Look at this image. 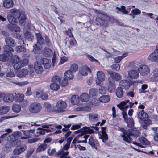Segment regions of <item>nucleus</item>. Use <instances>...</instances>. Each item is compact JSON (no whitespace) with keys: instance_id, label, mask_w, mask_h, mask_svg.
<instances>
[{"instance_id":"nucleus-47","label":"nucleus","mask_w":158,"mask_h":158,"mask_svg":"<svg viewBox=\"0 0 158 158\" xmlns=\"http://www.w3.org/2000/svg\"><path fill=\"white\" fill-rule=\"evenodd\" d=\"M116 94L118 98H121L123 94L122 88L121 87L118 88L116 90Z\"/></svg>"},{"instance_id":"nucleus-44","label":"nucleus","mask_w":158,"mask_h":158,"mask_svg":"<svg viewBox=\"0 0 158 158\" xmlns=\"http://www.w3.org/2000/svg\"><path fill=\"white\" fill-rule=\"evenodd\" d=\"M44 55L46 57H48L52 54V50L49 48H45L44 49Z\"/></svg>"},{"instance_id":"nucleus-22","label":"nucleus","mask_w":158,"mask_h":158,"mask_svg":"<svg viewBox=\"0 0 158 158\" xmlns=\"http://www.w3.org/2000/svg\"><path fill=\"white\" fill-rule=\"evenodd\" d=\"M13 37L18 40V44H24V38L22 35L17 33H12Z\"/></svg>"},{"instance_id":"nucleus-56","label":"nucleus","mask_w":158,"mask_h":158,"mask_svg":"<svg viewBox=\"0 0 158 158\" xmlns=\"http://www.w3.org/2000/svg\"><path fill=\"white\" fill-rule=\"evenodd\" d=\"M10 58L6 55H5L4 54L3 55H0V60L1 61H8Z\"/></svg>"},{"instance_id":"nucleus-52","label":"nucleus","mask_w":158,"mask_h":158,"mask_svg":"<svg viewBox=\"0 0 158 158\" xmlns=\"http://www.w3.org/2000/svg\"><path fill=\"white\" fill-rule=\"evenodd\" d=\"M12 146L11 142H8L6 144L3 150L6 152H8L11 150V147Z\"/></svg>"},{"instance_id":"nucleus-27","label":"nucleus","mask_w":158,"mask_h":158,"mask_svg":"<svg viewBox=\"0 0 158 158\" xmlns=\"http://www.w3.org/2000/svg\"><path fill=\"white\" fill-rule=\"evenodd\" d=\"M3 6L6 8H9L13 7V0H4L3 2Z\"/></svg>"},{"instance_id":"nucleus-62","label":"nucleus","mask_w":158,"mask_h":158,"mask_svg":"<svg viewBox=\"0 0 158 158\" xmlns=\"http://www.w3.org/2000/svg\"><path fill=\"white\" fill-rule=\"evenodd\" d=\"M21 60L20 58L17 55H14L13 57V63L14 64L17 63Z\"/></svg>"},{"instance_id":"nucleus-59","label":"nucleus","mask_w":158,"mask_h":158,"mask_svg":"<svg viewBox=\"0 0 158 158\" xmlns=\"http://www.w3.org/2000/svg\"><path fill=\"white\" fill-rule=\"evenodd\" d=\"M127 124L128 126L130 127H132L133 125V121L132 118H130L127 119L126 121H125Z\"/></svg>"},{"instance_id":"nucleus-13","label":"nucleus","mask_w":158,"mask_h":158,"mask_svg":"<svg viewBox=\"0 0 158 158\" xmlns=\"http://www.w3.org/2000/svg\"><path fill=\"white\" fill-rule=\"evenodd\" d=\"M120 87L124 89H128L131 85V81L129 80L123 79L119 83Z\"/></svg>"},{"instance_id":"nucleus-41","label":"nucleus","mask_w":158,"mask_h":158,"mask_svg":"<svg viewBox=\"0 0 158 158\" xmlns=\"http://www.w3.org/2000/svg\"><path fill=\"white\" fill-rule=\"evenodd\" d=\"M21 134V132L20 131H17L15 132L14 134L12 135H10L7 138V140L9 141V142H11L13 141L14 139V136H19Z\"/></svg>"},{"instance_id":"nucleus-6","label":"nucleus","mask_w":158,"mask_h":158,"mask_svg":"<svg viewBox=\"0 0 158 158\" xmlns=\"http://www.w3.org/2000/svg\"><path fill=\"white\" fill-rule=\"evenodd\" d=\"M57 109L55 111L57 112H62L65 111V109L67 107L66 103L62 100L58 101L56 104Z\"/></svg>"},{"instance_id":"nucleus-33","label":"nucleus","mask_w":158,"mask_h":158,"mask_svg":"<svg viewBox=\"0 0 158 158\" xmlns=\"http://www.w3.org/2000/svg\"><path fill=\"white\" fill-rule=\"evenodd\" d=\"M88 143L93 147L95 149H97V145L98 144V142L96 140H94L92 137H90L89 139Z\"/></svg>"},{"instance_id":"nucleus-38","label":"nucleus","mask_w":158,"mask_h":158,"mask_svg":"<svg viewBox=\"0 0 158 158\" xmlns=\"http://www.w3.org/2000/svg\"><path fill=\"white\" fill-rule=\"evenodd\" d=\"M110 100V97L108 95H103L100 97L99 98L100 102L103 103H106Z\"/></svg>"},{"instance_id":"nucleus-39","label":"nucleus","mask_w":158,"mask_h":158,"mask_svg":"<svg viewBox=\"0 0 158 158\" xmlns=\"http://www.w3.org/2000/svg\"><path fill=\"white\" fill-rule=\"evenodd\" d=\"M91 110V108L87 106H83L78 107L75 109V110L76 111H90Z\"/></svg>"},{"instance_id":"nucleus-32","label":"nucleus","mask_w":158,"mask_h":158,"mask_svg":"<svg viewBox=\"0 0 158 158\" xmlns=\"http://www.w3.org/2000/svg\"><path fill=\"white\" fill-rule=\"evenodd\" d=\"M36 38L37 40V44L41 45L44 43V40L41 34L38 33L36 34Z\"/></svg>"},{"instance_id":"nucleus-26","label":"nucleus","mask_w":158,"mask_h":158,"mask_svg":"<svg viewBox=\"0 0 158 158\" xmlns=\"http://www.w3.org/2000/svg\"><path fill=\"white\" fill-rule=\"evenodd\" d=\"M35 96L36 97L40 98L43 100H46L48 99V96L44 92L42 91L37 92L35 93Z\"/></svg>"},{"instance_id":"nucleus-61","label":"nucleus","mask_w":158,"mask_h":158,"mask_svg":"<svg viewBox=\"0 0 158 158\" xmlns=\"http://www.w3.org/2000/svg\"><path fill=\"white\" fill-rule=\"evenodd\" d=\"M116 8L118 9V11H120L124 14H127L128 13V12L125 9V7L123 6H122L121 8L117 7Z\"/></svg>"},{"instance_id":"nucleus-60","label":"nucleus","mask_w":158,"mask_h":158,"mask_svg":"<svg viewBox=\"0 0 158 158\" xmlns=\"http://www.w3.org/2000/svg\"><path fill=\"white\" fill-rule=\"evenodd\" d=\"M60 79L59 77L57 76H53L52 78V81L54 83H57L60 82Z\"/></svg>"},{"instance_id":"nucleus-4","label":"nucleus","mask_w":158,"mask_h":158,"mask_svg":"<svg viewBox=\"0 0 158 158\" xmlns=\"http://www.w3.org/2000/svg\"><path fill=\"white\" fill-rule=\"evenodd\" d=\"M42 106L39 103L34 102L31 103L28 107L29 111L32 113H39L41 110Z\"/></svg>"},{"instance_id":"nucleus-54","label":"nucleus","mask_w":158,"mask_h":158,"mask_svg":"<svg viewBox=\"0 0 158 158\" xmlns=\"http://www.w3.org/2000/svg\"><path fill=\"white\" fill-rule=\"evenodd\" d=\"M12 109L14 112L18 113L20 111L21 108L20 105L15 104L13 106Z\"/></svg>"},{"instance_id":"nucleus-50","label":"nucleus","mask_w":158,"mask_h":158,"mask_svg":"<svg viewBox=\"0 0 158 158\" xmlns=\"http://www.w3.org/2000/svg\"><path fill=\"white\" fill-rule=\"evenodd\" d=\"M47 145L46 144L43 143L41 144L38 147L37 151L39 152L44 151L47 148Z\"/></svg>"},{"instance_id":"nucleus-2","label":"nucleus","mask_w":158,"mask_h":158,"mask_svg":"<svg viewBox=\"0 0 158 158\" xmlns=\"http://www.w3.org/2000/svg\"><path fill=\"white\" fill-rule=\"evenodd\" d=\"M119 129V130L122 132L120 134V136L123 138L124 141L128 143L131 142L132 139L131 136L137 137L139 134V131L135 129H129L128 130H126L123 128H120Z\"/></svg>"},{"instance_id":"nucleus-63","label":"nucleus","mask_w":158,"mask_h":158,"mask_svg":"<svg viewBox=\"0 0 158 158\" xmlns=\"http://www.w3.org/2000/svg\"><path fill=\"white\" fill-rule=\"evenodd\" d=\"M140 142L143 145H147L148 144L149 142L144 137H141L139 139Z\"/></svg>"},{"instance_id":"nucleus-21","label":"nucleus","mask_w":158,"mask_h":158,"mask_svg":"<svg viewBox=\"0 0 158 158\" xmlns=\"http://www.w3.org/2000/svg\"><path fill=\"white\" fill-rule=\"evenodd\" d=\"M41 62L45 69L49 68L51 65V61L47 58H43L41 59Z\"/></svg>"},{"instance_id":"nucleus-17","label":"nucleus","mask_w":158,"mask_h":158,"mask_svg":"<svg viewBox=\"0 0 158 158\" xmlns=\"http://www.w3.org/2000/svg\"><path fill=\"white\" fill-rule=\"evenodd\" d=\"M13 24L11 23L8 24V28L12 32L14 31L16 32H19L21 31L20 27L18 25Z\"/></svg>"},{"instance_id":"nucleus-37","label":"nucleus","mask_w":158,"mask_h":158,"mask_svg":"<svg viewBox=\"0 0 158 158\" xmlns=\"http://www.w3.org/2000/svg\"><path fill=\"white\" fill-rule=\"evenodd\" d=\"M80 100L82 102H86L88 101L89 99V96L86 93L82 94L79 97Z\"/></svg>"},{"instance_id":"nucleus-45","label":"nucleus","mask_w":158,"mask_h":158,"mask_svg":"<svg viewBox=\"0 0 158 158\" xmlns=\"http://www.w3.org/2000/svg\"><path fill=\"white\" fill-rule=\"evenodd\" d=\"M109 84L107 89L108 91L110 93L114 92L115 88L114 84L113 83H111L110 81H109Z\"/></svg>"},{"instance_id":"nucleus-48","label":"nucleus","mask_w":158,"mask_h":158,"mask_svg":"<svg viewBox=\"0 0 158 158\" xmlns=\"http://www.w3.org/2000/svg\"><path fill=\"white\" fill-rule=\"evenodd\" d=\"M68 83V79L65 78H61L60 81V84L61 86L65 87L66 86Z\"/></svg>"},{"instance_id":"nucleus-36","label":"nucleus","mask_w":158,"mask_h":158,"mask_svg":"<svg viewBox=\"0 0 158 158\" xmlns=\"http://www.w3.org/2000/svg\"><path fill=\"white\" fill-rule=\"evenodd\" d=\"M151 80L152 81H158V69H155L153 72V74Z\"/></svg>"},{"instance_id":"nucleus-55","label":"nucleus","mask_w":158,"mask_h":158,"mask_svg":"<svg viewBox=\"0 0 158 158\" xmlns=\"http://www.w3.org/2000/svg\"><path fill=\"white\" fill-rule=\"evenodd\" d=\"M127 53H125L121 56H118L115 58L114 59L115 62L117 63H119L123 58L127 56Z\"/></svg>"},{"instance_id":"nucleus-58","label":"nucleus","mask_w":158,"mask_h":158,"mask_svg":"<svg viewBox=\"0 0 158 158\" xmlns=\"http://www.w3.org/2000/svg\"><path fill=\"white\" fill-rule=\"evenodd\" d=\"M78 69V65L76 64H72L70 67V70L72 72H75Z\"/></svg>"},{"instance_id":"nucleus-20","label":"nucleus","mask_w":158,"mask_h":158,"mask_svg":"<svg viewBox=\"0 0 158 158\" xmlns=\"http://www.w3.org/2000/svg\"><path fill=\"white\" fill-rule=\"evenodd\" d=\"M107 72L112 78L115 80L118 81L121 79V76L118 73L113 72L111 71H107Z\"/></svg>"},{"instance_id":"nucleus-23","label":"nucleus","mask_w":158,"mask_h":158,"mask_svg":"<svg viewBox=\"0 0 158 158\" xmlns=\"http://www.w3.org/2000/svg\"><path fill=\"white\" fill-rule=\"evenodd\" d=\"M90 71V69L87 66H85L80 68L79 69L80 73L83 76H86Z\"/></svg>"},{"instance_id":"nucleus-12","label":"nucleus","mask_w":158,"mask_h":158,"mask_svg":"<svg viewBox=\"0 0 158 158\" xmlns=\"http://www.w3.org/2000/svg\"><path fill=\"white\" fill-rule=\"evenodd\" d=\"M98 128L96 127V125H95L94 126H91V128L89 127H85L81 130V132L84 134L92 133L94 132V130L98 131Z\"/></svg>"},{"instance_id":"nucleus-43","label":"nucleus","mask_w":158,"mask_h":158,"mask_svg":"<svg viewBox=\"0 0 158 158\" xmlns=\"http://www.w3.org/2000/svg\"><path fill=\"white\" fill-rule=\"evenodd\" d=\"M65 78L68 79H72L73 78V76L72 74V72L70 70H68L64 73Z\"/></svg>"},{"instance_id":"nucleus-8","label":"nucleus","mask_w":158,"mask_h":158,"mask_svg":"<svg viewBox=\"0 0 158 158\" xmlns=\"http://www.w3.org/2000/svg\"><path fill=\"white\" fill-rule=\"evenodd\" d=\"M0 98H3V101L6 102H11L14 99V95L11 93L4 94L0 93Z\"/></svg>"},{"instance_id":"nucleus-24","label":"nucleus","mask_w":158,"mask_h":158,"mask_svg":"<svg viewBox=\"0 0 158 158\" xmlns=\"http://www.w3.org/2000/svg\"><path fill=\"white\" fill-rule=\"evenodd\" d=\"M28 71L27 69H23L19 70L17 73V76L19 78L22 77L27 75Z\"/></svg>"},{"instance_id":"nucleus-25","label":"nucleus","mask_w":158,"mask_h":158,"mask_svg":"<svg viewBox=\"0 0 158 158\" xmlns=\"http://www.w3.org/2000/svg\"><path fill=\"white\" fill-rule=\"evenodd\" d=\"M129 77L133 79L137 78L139 76L138 72L135 70H131L128 72V73Z\"/></svg>"},{"instance_id":"nucleus-7","label":"nucleus","mask_w":158,"mask_h":158,"mask_svg":"<svg viewBox=\"0 0 158 158\" xmlns=\"http://www.w3.org/2000/svg\"><path fill=\"white\" fill-rule=\"evenodd\" d=\"M138 70L143 76L147 77L150 74V70L148 67L146 65H142L138 68Z\"/></svg>"},{"instance_id":"nucleus-3","label":"nucleus","mask_w":158,"mask_h":158,"mask_svg":"<svg viewBox=\"0 0 158 158\" xmlns=\"http://www.w3.org/2000/svg\"><path fill=\"white\" fill-rule=\"evenodd\" d=\"M138 117L139 119L143 121L142 125L144 128L146 129L147 126L151 124V121L148 118V114L147 113L144 112L143 110L139 112Z\"/></svg>"},{"instance_id":"nucleus-42","label":"nucleus","mask_w":158,"mask_h":158,"mask_svg":"<svg viewBox=\"0 0 158 158\" xmlns=\"http://www.w3.org/2000/svg\"><path fill=\"white\" fill-rule=\"evenodd\" d=\"M33 47H34L33 50V52L35 53H40L42 49L41 45L36 44L35 46Z\"/></svg>"},{"instance_id":"nucleus-9","label":"nucleus","mask_w":158,"mask_h":158,"mask_svg":"<svg viewBox=\"0 0 158 158\" xmlns=\"http://www.w3.org/2000/svg\"><path fill=\"white\" fill-rule=\"evenodd\" d=\"M134 104V103L130 102L129 100L121 102L120 104L117 105L118 107H119L121 110H126L129 107L131 108Z\"/></svg>"},{"instance_id":"nucleus-46","label":"nucleus","mask_w":158,"mask_h":158,"mask_svg":"<svg viewBox=\"0 0 158 158\" xmlns=\"http://www.w3.org/2000/svg\"><path fill=\"white\" fill-rule=\"evenodd\" d=\"M50 88L52 90L57 91L59 89L60 86L57 83H52L50 84Z\"/></svg>"},{"instance_id":"nucleus-16","label":"nucleus","mask_w":158,"mask_h":158,"mask_svg":"<svg viewBox=\"0 0 158 158\" xmlns=\"http://www.w3.org/2000/svg\"><path fill=\"white\" fill-rule=\"evenodd\" d=\"M148 59L152 61H158V48L156 49L153 52L149 55Z\"/></svg>"},{"instance_id":"nucleus-18","label":"nucleus","mask_w":158,"mask_h":158,"mask_svg":"<svg viewBox=\"0 0 158 158\" xmlns=\"http://www.w3.org/2000/svg\"><path fill=\"white\" fill-rule=\"evenodd\" d=\"M34 68L36 73L38 74H41L43 71V68L42 65L38 62H35Z\"/></svg>"},{"instance_id":"nucleus-14","label":"nucleus","mask_w":158,"mask_h":158,"mask_svg":"<svg viewBox=\"0 0 158 158\" xmlns=\"http://www.w3.org/2000/svg\"><path fill=\"white\" fill-rule=\"evenodd\" d=\"M10 46L7 45H5L3 48V53L5 55H6L10 58L12 56V52H14L13 48Z\"/></svg>"},{"instance_id":"nucleus-1","label":"nucleus","mask_w":158,"mask_h":158,"mask_svg":"<svg viewBox=\"0 0 158 158\" xmlns=\"http://www.w3.org/2000/svg\"><path fill=\"white\" fill-rule=\"evenodd\" d=\"M7 18L10 23H16L18 22L20 24L22 25L25 22L26 16L24 12H20L16 8H13L10 10Z\"/></svg>"},{"instance_id":"nucleus-49","label":"nucleus","mask_w":158,"mask_h":158,"mask_svg":"<svg viewBox=\"0 0 158 158\" xmlns=\"http://www.w3.org/2000/svg\"><path fill=\"white\" fill-rule=\"evenodd\" d=\"M69 153V152L68 151H66L65 152H63V149H62L61 151H60L57 152V155L59 156L61 155L60 157V158H65V156L67 155Z\"/></svg>"},{"instance_id":"nucleus-51","label":"nucleus","mask_w":158,"mask_h":158,"mask_svg":"<svg viewBox=\"0 0 158 158\" xmlns=\"http://www.w3.org/2000/svg\"><path fill=\"white\" fill-rule=\"evenodd\" d=\"M16 51L18 52H25L26 51V49L23 46H19L16 47L15 48Z\"/></svg>"},{"instance_id":"nucleus-10","label":"nucleus","mask_w":158,"mask_h":158,"mask_svg":"<svg viewBox=\"0 0 158 158\" xmlns=\"http://www.w3.org/2000/svg\"><path fill=\"white\" fill-rule=\"evenodd\" d=\"M43 129L38 128L37 129L40 130L37 132V133L40 134L44 135L45 133V131L47 133L51 131V130L54 129V127L51 125H43L42 126Z\"/></svg>"},{"instance_id":"nucleus-35","label":"nucleus","mask_w":158,"mask_h":158,"mask_svg":"<svg viewBox=\"0 0 158 158\" xmlns=\"http://www.w3.org/2000/svg\"><path fill=\"white\" fill-rule=\"evenodd\" d=\"M10 108L9 106H6L0 107V114L3 115L7 113L9 111Z\"/></svg>"},{"instance_id":"nucleus-11","label":"nucleus","mask_w":158,"mask_h":158,"mask_svg":"<svg viewBox=\"0 0 158 158\" xmlns=\"http://www.w3.org/2000/svg\"><path fill=\"white\" fill-rule=\"evenodd\" d=\"M105 79V75L104 73L102 71H99L97 73V79L96 80V84L97 85H100L101 83Z\"/></svg>"},{"instance_id":"nucleus-29","label":"nucleus","mask_w":158,"mask_h":158,"mask_svg":"<svg viewBox=\"0 0 158 158\" xmlns=\"http://www.w3.org/2000/svg\"><path fill=\"white\" fill-rule=\"evenodd\" d=\"M102 132L99 137L101 139L103 142H105L108 139L107 135L105 131V128L102 127Z\"/></svg>"},{"instance_id":"nucleus-19","label":"nucleus","mask_w":158,"mask_h":158,"mask_svg":"<svg viewBox=\"0 0 158 158\" xmlns=\"http://www.w3.org/2000/svg\"><path fill=\"white\" fill-rule=\"evenodd\" d=\"M5 40L7 45L11 47H14L16 45V44L14 40L11 37H7L5 38Z\"/></svg>"},{"instance_id":"nucleus-5","label":"nucleus","mask_w":158,"mask_h":158,"mask_svg":"<svg viewBox=\"0 0 158 158\" xmlns=\"http://www.w3.org/2000/svg\"><path fill=\"white\" fill-rule=\"evenodd\" d=\"M96 12L98 14V18H97L96 20L98 23V25H103L104 21H107L110 19V17L106 14H103L98 11H96Z\"/></svg>"},{"instance_id":"nucleus-40","label":"nucleus","mask_w":158,"mask_h":158,"mask_svg":"<svg viewBox=\"0 0 158 158\" xmlns=\"http://www.w3.org/2000/svg\"><path fill=\"white\" fill-rule=\"evenodd\" d=\"M25 38L29 40L32 41L34 39V36L30 32L26 31L24 33Z\"/></svg>"},{"instance_id":"nucleus-34","label":"nucleus","mask_w":158,"mask_h":158,"mask_svg":"<svg viewBox=\"0 0 158 158\" xmlns=\"http://www.w3.org/2000/svg\"><path fill=\"white\" fill-rule=\"evenodd\" d=\"M80 98L77 95H73L71 99V103L73 105H78L79 102Z\"/></svg>"},{"instance_id":"nucleus-15","label":"nucleus","mask_w":158,"mask_h":158,"mask_svg":"<svg viewBox=\"0 0 158 158\" xmlns=\"http://www.w3.org/2000/svg\"><path fill=\"white\" fill-rule=\"evenodd\" d=\"M28 63V61L26 59L22 60L20 61L15 64L13 67L15 69H18L20 68L27 65Z\"/></svg>"},{"instance_id":"nucleus-53","label":"nucleus","mask_w":158,"mask_h":158,"mask_svg":"<svg viewBox=\"0 0 158 158\" xmlns=\"http://www.w3.org/2000/svg\"><path fill=\"white\" fill-rule=\"evenodd\" d=\"M24 136L21 137V139H27L30 137L31 134L30 133V131H23Z\"/></svg>"},{"instance_id":"nucleus-31","label":"nucleus","mask_w":158,"mask_h":158,"mask_svg":"<svg viewBox=\"0 0 158 158\" xmlns=\"http://www.w3.org/2000/svg\"><path fill=\"white\" fill-rule=\"evenodd\" d=\"M98 116L97 114L91 113L89 114V120L91 122H94L98 121Z\"/></svg>"},{"instance_id":"nucleus-64","label":"nucleus","mask_w":158,"mask_h":158,"mask_svg":"<svg viewBox=\"0 0 158 158\" xmlns=\"http://www.w3.org/2000/svg\"><path fill=\"white\" fill-rule=\"evenodd\" d=\"M131 13L135 15H139L140 14V10L137 8L132 10L131 11Z\"/></svg>"},{"instance_id":"nucleus-30","label":"nucleus","mask_w":158,"mask_h":158,"mask_svg":"<svg viewBox=\"0 0 158 158\" xmlns=\"http://www.w3.org/2000/svg\"><path fill=\"white\" fill-rule=\"evenodd\" d=\"M14 99L15 101L18 102H21L24 98V95L22 94L15 93Z\"/></svg>"},{"instance_id":"nucleus-57","label":"nucleus","mask_w":158,"mask_h":158,"mask_svg":"<svg viewBox=\"0 0 158 158\" xmlns=\"http://www.w3.org/2000/svg\"><path fill=\"white\" fill-rule=\"evenodd\" d=\"M34 149L33 148H31L28 150L25 155V157L27 158H29L30 156H31V155L34 152Z\"/></svg>"},{"instance_id":"nucleus-28","label":"nucleus","mask_w":158,"mask_h":158,"mask_svg":"<svg viewBox=\"0 0 158 158\" xmlns=\"http://www.w3.org/2000/svg\"><path fill=\"white\" fill-rule=\"evenodd\" d=\"M27 149L26 146L20 147H17L13 151V153L15 155H19L25 151Z\"/></svg>"}]
</instances>
